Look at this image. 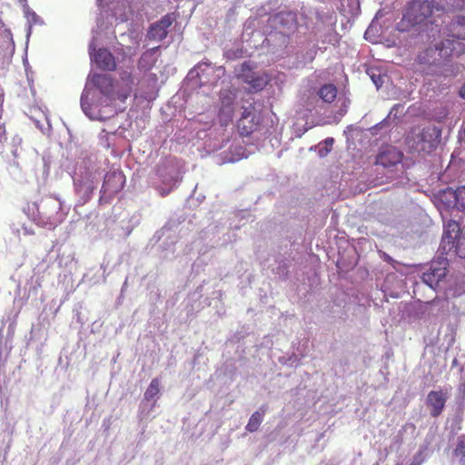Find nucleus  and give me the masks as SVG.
Instances as JSON below:
<instances>
[{"label":"nucleus","mask_w":465,"mask_h":465,"mask_svg":"<svg viewBox=\"0 0 465 465\" xmlns=\"http://www.w3.org/2000/svg\"><path fill=\"white\" fill-rule=\"evenodd\" d=\"M465 53V44L453 39H443L434 47H428L418 55L420 64L440 65L449 62L453 56H460Z\"/></svg>","instance_id":"obj_1"},{"label":"nucleus","mask_w":465,"mask_h":465,"mask_svg":"<svg viewBox=\"0 0 465 465\" xmlns=\"http://www.w3.org/2000/svg\"><path fill=\"white\" fill-rule=\"evenodd\" d=\"M432 7L431 3L427 0H412L397 24V30L410 32L416 26L426 25L432 15Z\"/></svg>","instance_id":"obj_2"},{"label":"nucleus","mask_w":465,"mask_h":465,"mask_svg":"<svg viewBox=\"0 0 465 465\" xmlns=\"http://www.w3.org/2000/svg\"><path fill=\"white\" fill-rule=\"evenodd\" d=\"M460 225L455 221H450L444 228L440 247L446 252H455L460 257H465L462 250L463 241L460 238Z\"/></svg>","instance_id":"obj_3"},{"label":"nucleus","mask_w":465,"mask_h":465,"mask_svg":"<svg viewBox=\"0 0 465 465\" xmlns=\"http://www.w3.org/2000/svg\"><path fill=\"white\" fill-rule=\"evenodd\" d=\"M261 122L260 113L254 104H250L242 107V115L237 122V129L242 136H249L258 129Z\"/></svg>","instance_id":"obj_4"},{"label":"nucleus","mask_w":465,"mask_h":465,"mask_svg":"<svg viewBox=\"0 0 465 465\" xmlns=\"http://www.w3.org/2000/svg\"><path fill=\"white\" fill-rule=\"evenodd\" d=\"M125 183V176L120 171L109 172L105 174L101 189L100 201L110 202L120 193Z\"/></svg>","instance_id":"obj_5"},{"label":"nucleus","mask_w":465,"mask_h":465,"mask_svg":"<svg viewBox=\"0 0 465 465\" xmlns=\"http://www.w3.org/2000/svg\"><path fill=\"white\" fill-rule=\"evenodd\" d=\"M440 132L435 127L423 128L409 143L410 146L419 153H430L436 148V139Z\"/></svg>","instance_id":"obj_6"},{"label":"nucleus","mask_w":465,"mask_h":465,"mask_svg":"<svg viewBox=\"0 0 465 465\" xmlns=\"http://www.w3.org/2000/svg\"><path fill=\"white\" fill-rule=\"evenodd\" d=\"M90 57L91 60L94 61L97 67H99L101 70L104 71H114L116 68V63L114 56L113 54L105 49V48H99L98 50H95V48L92 49V46H90Z\"/></svg>","instance_id":"obj_7"},{"label":"nucleus","mask_w":465,"mask_h":465,"mask_svg":"<svg viewBox=\"0 0 465 465\" xmlns=\"http://www.w3.org/2000/svg\"><path fill=\"white\" fill-rule=\"evenodd\" d=\"M239 77L242 78L244 83L248 84L254 91L262 90L267 84L266 78L261 74L253 72L248 63H243L241 65Z\"/></svg>","instance_id":"obj_8"},{"label":"nucleus","mask_w":465,"mask_h":465,"mask_svg":"<svg viewBox=\"0 0 465 465\" xmlns=\"http://www.w3.org/2000/svg\"><path fill=\"white\" fill-rule=\"evenodd\" d=\"M447 395L441 390L431 391L428 393L426 403L430 408V413L432 417L440 416L445 407Z\"/></svg>","instance_id":"obj_9"},{"label":"nucleus","mask_w":465,"mask_h":465,"mask_svg":"<svg viewBox=\"0 0 465 465\" xmlns=\"http://www.w3.org/2000/svg\"><path fill=\"white\" fill-rule=\"evenodd\" d=\"M402 153L396 147L390 146L381 151L376 158V163L385 168L395 166L402 160Z\"/></svg>","instance_id":"obj_10"},{"label":"nucleus","mask_w":465,"mask_h":465,"mask_svg":"<svg viewBox=\"0 0 465 465\" xmlns=\"http://www.w3.org/2000/svg\"><path fill=\"white\" fill-rule=\"evenodd\" d=\"M444 39H453L463 43L465 40V16H459L452 20L447 26Z\"/></svg>","instance_id":"obj_11"},{"label":"nucleus","mask_w":465,"mask_h":465,"mask_svg":"<svg viewBox=\"0 0 465 465\" xmlns=\"http://www.w3.org/2000/svg\"><path fill=\"white\" fill-rule=\"evenodd\" d=\"M173 23L169 15L162 17L158 22L152 25L148 30L147 36L149 39L161 41L167 35V29Z\"/></svg>","instance_id":"obj_12"},{"label":"nucleus","mask_w":465,"mask_h":465,"mask_svg":"<svg viewBox=\"0 0 465 465\" xmlns=\"http://www.w3.org/2000/svg\"><path fill=\"white\" fill-rule=\"evenodd\" d=\"M90 84L96 87L103 94L110 96L113 93V79L102 74H94L89 78Z\"/></svg>","instance_id":"obj_13"},{"label":"nucleus","mask_w":465,"mask_h":465,"mask_svg":"<svg viewBox=\"0 0 465 465\" xmlns=\"http://www.w3.org/2000/svg\"><path fill=\"white\" fill-rule=\"evenodd\" d=\"M273 20L276 25H279L282 34H288L296 28V17L291 12L279 13L274 16Z\"/></svg>","instance_id":"obj_14"},{"label":"nucleus","mask_w":465,"mask_h":465,"mask_svg":"<svg viewBox=\"0 0 465 465\" xmlns=\"http://www.w3.org/2000/svg\"><path fill=\"white\" fill-rule=\"evenodd\" d=\"M74 186L77 193L81 195L84 201H87L92 197V194L95 189L94 180L90 175H86L85 177L78 179L74 183Z\"/></svg>","instance_id":"obj_15"},{"label":"nucleus","mask_w":465,"mask_h":465,"mask_svg":"<svg viewBox=\"0 0 465 465\" xmlns=\"http://www.w3.org/2000/svg\"><path fill=\"white\" fill-rule=\"evenodd\" d=\"M267 408L265 406L261 407L260 411L253 412L245 427L246 430L254 432L258 430L261 423L262 422L263 416L266 412Z\"/></svg>","instance_id":"obj_16"},{"label":"nucleus","mask_w":465,"mask_h":465,"mask_svg":"<svg viewBox=\"0 0 465 465\" xmlns=\"http://www.w3.org/2000/svg\"><path fill=\"white\" fill-rule=\"evenodd\" d=\"M157 49L158 47H154L143 53L138 61V67L140 69L147 71L153 67L155 63L154 54Z\"/></svg>","instance_id":"obj_17"},{"label":"nucleus","mask_w":465,"mask_h":465,"mask_svg":"<svg viewBox=\"0 0 465 465\" xmlns=\"http://www.w3.org/2000/svg\"><path fill=\"white\" fill-rule=\"evenodd\" d=\"M318 94L324 102L331 103L337 96V88L332 84H324L320 88Z\"/></svg>","instance_id":"obj_18"},{"label":"nucleus","mask_w":465,"mask_h":465,"mask_svg":"<svg viewBox=\"0 0 465 465\" xmlns=\"http://www.w3.org/2000/svg\"><path fill=\"white\" fill-rule=\"evenodd\" d=\"M463 1L464 0H432V3L438 10H450L460 7Z\"/></svg>","instance_id":"obj_19"},{"label":"nucleus","mask_w":465,"mask_h":465,"mask_svg":"<svg viewBox=\"0 0 465 465\" xmlns=\"http://www.w3.org/2000/svg\"><path fill=\"white\" fill-rule=\"evenodd\" d=\"M160 393V380L153 378L144 392V400L151 401Z\"/></svg>","instance_id":"obj_20"},{"label":"nucleus","mask_w":465,"mask_h":465,"mask_svg":"<svg viewBox=\"0 0 465 465\" xmlns=\"http://www.w3.org/2000/svg\"><path fill=\"white\" fill-rule=\"evenodd\" d=\"M454 205L459 210L465 209V186L458 187L454 193Z\"/></svg>","instance_id":"obj_21"},{"label":"nucleus","mask_w":465,"mask_h":465,"mask_svg":"<svg viewBox=\"0 0 465 465\" xmlns=\"http://www.w3.org/2000/svg\"><path fill=\"white\" fill-rule=\"evenodd\" d=\"M454 455L460 458V462L465 464V441L460 440L456 449L454 450Z\"/></svg>","instance_id":"obj_22"},{"label":"nucleus","mask_w":465,"mask_h":465,"mask_svg":"<svg viewBox=\"0 0 465 465\" xmlns=\"http://www.w3.org/2000/svg\"><path fill=\"white\" fill-rule=\"evenodd\" d=\"M81 107L83 111L88 114V111L91 109V104L88 101V91H84L81 96Z\"/></svg>","instance_id":"obj_23"},{"label":"nucleus","mask_w":465,"mask_h":465,"mask_svg":"<svg viewBox=\"0 0 465 465\" xmlns=\"http://www.w3.org/2000/svg\"><path fill=\"white\" fill-rule=\"evenodd\" d=\"M459 94H460V97L465 98V83L460 87Z\"/></svg>","instance_id":"obj_24"},{"label":"nucleus","mask_w":465,"mask_h":465,"mask_svg":"<svg viewBox=\"0 0 465 465\" xmlns=\"http://www.w3.org/2000/svg\"><path fill=\"white\" fill-rule=\"evenodd\" d=\"M382 258L384 261L389 262H391L393 261L392 258L385 252H383Z\"/></svg>","instance_id":"obj_25"},{"label":"nucleus","mask_w":465,"mask_h":465,"mask_svg":"<svg viewBox=\"0 0 465 465\" xmlns=\"http://www.w3.org/2000/svg\"><path fill=\"white\" fill-rule=\"evenodd\" d=\"M333 142H334L333 138H327L325 140L326 144H329L331 146L333 144Z\"/></svg>","instance_id":"obj_26"}]
</instances>
